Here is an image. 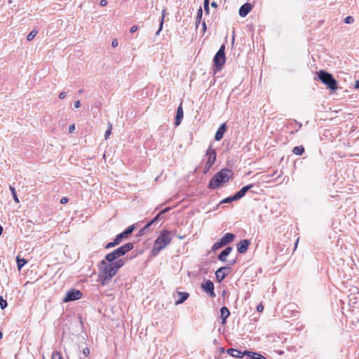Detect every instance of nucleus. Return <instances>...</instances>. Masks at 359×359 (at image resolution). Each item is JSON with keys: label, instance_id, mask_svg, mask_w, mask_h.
I'll return each instance as SVG.
<instances>
[{"label": "nucleus", "instance_id": "864d4df0", "mask_svg": "<svg viewBox=\"0 0 359 359\" xmlns=\"http://www.w3.org/2000/svg\"><path fill=\"white\" fill-rule=\"evenodd\" d=\"M354 87H355V88H356V89H358V88H359V80H357V81L355 82Z\"/></svg>", "mask_w": 359, "mask_h": 359}, {"label": "nucleus", "instance_id": "6e6552de", "mask_svg": "<svg viewBox=\"0 0 359 359\" xmlns=\"http://www.w3.org/2000/svg\"><path fill=\"white\" fill-rule=\"evenodd\" d=\"M201 288L205 292L208 294L210 297H215L216 296L214 292V284L211 280H208L202 283Z\"/></svg>", "mask_w": 359, "mask_h": 359}, {"label": "nucleus", "instance_id": "4be33fe9", "mask_svg": "<svg viewBox=\"0 0 359 359\" xmlns=\"http://www.w3.org/2000/svg\"><path fill=\"white\" fill-rule=\"evenodd\" d=\"M151 225L152 224L149 222L142 229H141L139 231L137 236H142L144 235L145 233H147V232H149V228L151 226Z\"/></svg>", "mask_w": 359, "mask_h": 359}, {"label": "nucleus", "instance_id": "393cba45", "mask_svg": "<svg viewBox=\"0 0 359 359\" xmlns=\"http://www.w3.org/2000/svg\"><path fill=\"white\" fill-rule=\"evenodd\" d=\"M238 201V198H237L236 194L233 196H229V197H226L224 199H223L222 201H221V203H231L233 201Z\"/></svg>", "mask_w": 359, "mask_h": 359}, {"label": "nucleus", "instance_id": "39448f33", "mask_svg": "<svg viewBox=\"0 0 359 359\" xmlns=\"http://www.w3.org/2000/svg\"><path fill=\"white\" fill-rule=\"evenodd\" d=\"M226 62L225 46L222 44L218 51L216 53L213 62L217 70H220Z\"/></svg>", "mask_w": 359, "mask_h": 359}, {"label": "nucleus", "instance_id": "603ef678", "mask_svg": "<svg viewBox=\"0 0 359 359\" xmlns=\"http://www.w3.org/2000/svg\"><path fill=\"white\" fill-rule=\"evenodd\" d=\"M211 6H212V8H217L218 7V4H217V2H215V1H212V2L211 3Z\"/></svg>", "mask_w": 359, "mask_h": 359}, {"label": "nucleus", "instance_id": "bb28decb", "mask_svg": "<svg viewBox=\"0 0 359 359\" xmlns=\"http://www.w3.org/2000/svg\"><path fill=\"white\" fill-rule=\"evenodd\" d=\"M165 15H166V9L164 8L162 11V16H161V20L160 22V27H159V29H158V31L156 32V35H158L160 34L161 31L162 30L163 20H164Z\"/></svg>", "mask_w": 359, "mask_h": 359}, {"label": "nucleus", "instance_id": "e433bc0d", "mask_svg": "<svg viewBox=\"0 0 359 359\" xmlns=\"http://www.w3.org/2000/svg\"><path fill=\"white\" fill-rule=\"evenodd\" d=\"M204 11L206 15L210 13V3L203 2Z\"/></svg>", "mask_w": 359, "mask_h": 359}, {"label": "nucleus", "instance_id": "a211bd4d", "mask_svg": "<svg viewBox=\"0 0 359 359\" xmlns=\"http://www.w3.org/2000/svg\"><path fill=\"white\" fill-rule=\"evenodd\" d=\"M252 187H253V184H248V185L242 187L238 191H237L236 193V195L237 198H238V200L242 198L246 194V193Z\"/></svg>", "mask_w": 359, "mask_h": 359}, {"label": "nucleus", "instance_id": "680f3d73", "mask_svg": "<svg viewBox=\"0 0 359 359\" xmlns=\"http://www.w3.org/2000/svg\"><path fill=\"white\" fill-rule=\"evenodd\" d=\"M301 127H302V124H301V123H299V128H300Z\"/></svg>", "mask_w": 359, "mask_h": 359}, {"label": "nucleus", "instance_id": "6ab92c4d", "mask_svg": "<svg viewBox=\"0 0 359 359\" xmlns=\"http://www.w3.org/2000/svg\"><path fill=\"white\" fill-rule=\"evenodd\" d=\"M179 299L175 302V305L184 303L189 297V294L186 292H177Z\"/></svg>", "mask_w": 359, "mask_h": 359}, {"label": "nucleus", "instance_id": "6e6d98bb", "mask_svg": "<svg viewBox=\"0 0 359 359\" xmlns=\"http://www.w3.org/2000/svg\"><path fill=\"white\" fill-rule=\"evenodd\" d=\"M3 232V227L0 225V234Z\"/></svg>", "mask_w": 359, "mask_h": 359}, {"label": "nucleus", "instance_id": "cd10ccee", "mask_svg": "<svg viewBox=\"0 0 359 359\" xmlns=\"http://www.w3.org/2000/svg\"><path fill=\"white\" fill-rule=\"evenodd\" d=\"M128 236V235L126 233V232L125 231H123V232H121V233H118V235H116L115 238L120 243L123 239L127 238Z\"/></svg>", "mask_w": 359, "mask_h": 359}, {"label": "nucleus", "instance_id": "b1692460", "mask_svg": "<svg viewBox=\"0 0 359 359\" xmlns=\"http://www.w3.org/2000/svg\"><path fill=\"white\" fill-rule=\"evenodd\" d=\"M224 246H225V245L222 241V240L219 239L218 241L215 242L212 246V251H217V250L223 248Z\"/></svg>", "mask_w": 359, "mask_h": 359}, {"label": "nucleus", "instance_id": "37998d69", "mask_svg": "<svg viewBox=\"0 0 359 359\" xmlns=\"http://www.w3.org/2000/svg\"><path fill=\"white\" fill-rule=\"evenodd\" d=\"M68 202V198L67 197H62L61 199H60V203L61 204H65Z\"/></svg>", "mask_w": 359, "mask_h": 359}, {"label": "nucleus", "instance_id": "bf43d9fd", "mask_svg": "<svg viewBox=\"0 0 359 359\" xmlns=\"http://www.w3.org/2000/svg\"><path fill=\"white\" fill-rule=\"evenodd\" d=\"M2 337H3V333H2V332H1V331H0V339H1V338H2Z\"/></svg>", "mask_w": 359, "mask_h": 359}, {"label": "nucleus", "instance_id": "4c0bfd02", "mask_svg": "<svg viewBox=\"0 0 359 359\" xmlns=\"http://www.w3.org/2000/svg\"><path fill=\"white\" fill-rule=\"evenodd\" d=\"M134 229H135V226L130 225L128 227H127L124 231L129 236L130 234H131L133 232Z\"/></svg>", "mask_w": 359, "mask_h": 359}, {"label": "nucleus", "instance_id": "9d476101", "mask_svg": "<svg viewBox=\"0 0 359 359\" xmlns=\"http://www.w3.org/2000/svg\"><path fill=\"white\" fill-rule=\"evenodd\" d=\"M205 156L208 158L207 163L209 165H212L215 163L217 156L216 151L211 147H209L205 153Z\"/></svg>", "mask_w": 359, "mask_h": 359}, {"label": "nucleus", "instance_id": "473e14b6", "mask_svg": "<svg viewBox=\"0 0 359 359\" xmlns=\"http://www.w3.org/2000/svg\"><path fill=\"white\" fill-rule=\"evenodd\" d=\"M10 189L11 191V193H12V195H13V200L16 202V203H19V199L18 198V196H17V194H16V191H15V189L14 187L10 186Z\"/></svg>", "mask_w": 359, "mask_h": 359}, {"label": "nucleus", "instance_id": "aec40b11", "mask_svg": "<svg viewBox=\"0 0 359 359\" xmlns=\"http://www.w3.org/2000/svg\"><path fill=\"white\" fill-rule=\"evenodd\" d=\"M246 355L250 358L249 359H266V357L260 353L250 351H249V352H246Z\"/></svg>", "mask_w": 359, "mask_h": 359}, {"label": "nucleus", "instance_id": "09e8293b", "mask_svg": "<svg viewBox=\"0 0 359 359\" xmlns=\"http://www.w3.org/2000/svg\"><path fill=\"white\" fill-rule=\"evenodd\" d=\"M101 6H105L107 4V0H101L100 2Z\"/></svg>", "mask_w": 359, "mask_h": 359}, {"label": "nucleus", "instance_id": "a878e982", "mask_svg": "<svg viewBox=\"0 0 359 359\" xmlns=\"http://www.w3.org/2000/svg\"><path fill=\"white\" fill-rule=\"evenodd\" d=\"M203 15V9L201 7H200L197 11V15L196 18V27H197L198 26V24L200 23L201 18Z\"/></svg>", "mask_w": 359, "mask_h": 359}, {"label": "nucleus", "instance_id": "c85d7f7f", "mask_svg": "<svg viewBox=\"0 0 359 359\" xmlns=\"http://www.w3.org/2000/svg\"><path fill=\"white\" fill-rule=\"evenodd\" d=\"M163 218V214H161V211L151 220L149 222L153 225L157 223L160 219Z\"/></svg>", "mask_w": 359, "mask_h": 359}, {"label": "nucleus", "instance_id": "79ce46f5", "mask_svg": "<svg viewBox=\"0 0 359 359\" xmlns=\"http://www.w3.org/2000/svg\"><path fill=\"white\" fill-rule=\"evenodd\" d=\"M75 130V125L74 124H72L69 126V133H72L74 132V130Z\"/></svg>", "mask_w": 359, "mask_h": 359}, {"label": "nucleus", "instance_id": "9b49d317", "mask_svg": "<svg viewBox=\"0 0 359 359\" xmlns=\"http://www.w3.org/2000/svg\"><path fill=\"white\" fill-rule=\"evenodd\" d=\"M246 352H249V351H241L238 349H236V348H229L227 350V353L233 357V358H243L245 355H246Z\"/></svg>", "mask_w": 359, "mask_h": 359}, {"label": "nucleus", "instance_id": "0eeeda50", "mask_svg": "<svg viewBox=\"0 0 359 359\" xmlns=\"http://www.w3.org/2000/svg\"><path fill=\"white\" fill-rule=\"evenodd\" d=\"M230 268L228 266H222L219 268L215 272L217 281L221 283L229 274Z\"/></svg>", "mask_w": 359, "mask_h": 359}, {"label": "nucleus", "instance_id": "8fccbe9b", "mask_svg": "<svg viewBox=\"0 0 359 359\" xmlns=\"http://www.w3.org/2000/svg\"><path fill=\"white\" fill-rule=\"evenodd\" d=\"M203 32H205L207 29L206 23L205 21L202 22Z\"/></svg>", "mask_w": 359, "mask_h": 359}, {"label": "nucleus", "instance_id": "412c9836", "mask_svg": "<svg viewBox=\"0 0 359 359\" xmlns=\"http://www.w3.org/2000/svg\"><path fill=\"white\" fill-rule=\"evenodd\" d=\"M304 147L302 145L294 147L292 153L297 156H302L304 153Z\"/></svg>", "mask_w": 359, "mask_h": 359}, {"label": "nucleus", "instance_id": "c03bdc74", "mask_svg": "<svg viewBox=\"0 0 359 359\" xmlns=\"http://www.w3.org/2000/svg\"><path fill=\"white\" fill-rule=\"evenodd\" d=\"M66 96H67V93H65V92H62V93H60V95H59V98H60V99H65V98L66 97Z\"/></svg>", "mask_w": 359, "mask_h": 359}, {"label": "nucleus", "instance_id": "4d7b16f0", "mask_svg": "<svg viewBox=\"0 0 359 359\" xmlns=\"http://www.w3.org/2000/svg\"><path fill=\"white\" fill-rule=\"evenodd\" d=\"M79 359H83V355H82V353L79 354Z\"/></svg>", "mask_w": 359, "mask_h": 359}, {"label": "nucleus", "instance_id": "49530a36", "mask_svg": "<svg viewBox=\"0 0 359 359\" xmlns=\"http://www.w3.org/2000/svg\"><path fill=\"white\" fill-rule=\"evenodd\" d=\"M170 210V207H167L164 208L163 210H161V214H165V212H168Z\"/></svg>", "mask_w": 359, "mask_h": 359}, {"label": "nucleus", "instance_id": "c9c22d12", "mask_svg": "<svg viewBox=\"0 0 359 359\" xmlns=\"http://www.w3.org/2000/svg\"><path fill=\"white\" fill-rule=\"evenodd\" d=\"M52 359H62V357L60 352L55 351L52 353Z\"/></svg>", "mask_w": 359, "mask_h": 359}, {"label": "nucleus", "instance_id": "052dcab7", "mask_svg": "<svg viewBox=\"0 0 359 359\" xmlns=\"http://www.w3.org/2000/svg\"><path fill=\"white\" fill-rule=\"evenodd\" d=\"M203 2H207V3H210V0H204Z\"/></svg>", "mask_w": 359, "mask_h": 359}, {"label": "nucleus", "instance_id": "dca6fc26", "mask_svg": "<svg viewBox=\"0 0 359 359\" xmlns=\"http://www.w3.org/2000/svg\"><path fill=\"white\" fill-rule=\"evenodd\" d=\"M220 318L222 319V324L225 325L226 323V318L230 315V311L226 306H222L220 309Z\"/></svg>", "mask_w": 359, "mask_h": 359}, {"label": "nucleus", "instance_id": "4468645a", "mask_svg": "<svg viewBox=\"0 0 359 359\" xmlns=\"http://www.w3.org/2000/svg\"><path fill=\"white\" fill-rule=\"evenodd\" d=\"M183 116H184V113H183V109H182V104L180 103L179 107H177V114H176L175 119V124L176 126H179L181 123L182 118H183Z\"/></svg>", "mask_w": 359, "mask_h": 359}, {"label": "nucleus", "instance_id": "c756f323", "mask_svg": "<svg viewBox=\"0 0 359 359\" xmlns=\"http://www.w3.org/2000/svg\"><path fill=\"white\" fill-rule=\"evenodd\" d=\"M118 244H119L118 241H117L116 239L114 238L113 241L109 242L107 244H106V245L104 246V248L109 249V248H114V247L118 245Z\"/></svg>", "mask_w": 359, "mask_h": 359}, {"label": "nucleus", "instance_id": "a19ab883", "mask_svg": "<svg viewBox=\"0 0 359 359\" xmlns=\"http://www.w3.org/2000/svg\"><path fill=\"white\" fill-rule=\"evenodd\" d=\"M137 29H138V27L137 25H133V27H131L130 32V33H134L137 30Z\"/></svg>", "mask_w": 359, "mask_h": 359}, {"label": "nucleus", "instance_id": "5fc2aeb1", "mask_svg": "<svg viewBox=\"0 0 359 359\" xmlns=\"http://www.w3.org/2000/svg\"><path fill=\"white\" fill-rule=\"evenodd\" d=\"M236 263V259H233L229 262V265H234Z\"/></svg>", "mask_w": 359, "mask_h": 359}, {"label": "nucleus", "instance_id": "58836bf2", "mask_svg": "<svg viewBox=\"0 0 359 359\" xmlns=\"http://www.w3.org/2000/svg\"><path fill=\"white\" fill-rule=\"evenodd\" d=\"M344 22L346 24H352L354 22V18L352 16L348 15L344 19Z\"/></svg>", "mask_w": 359, "mask_h": 359}, {"label": "nucleus", "instance_id": "f8f14e48", "mask_svg": "<svg viewBox=\"0 0 359 359\" xmlns=\"http://www.w3.org/2000/svg\"><path fill=\"white\" fill-rule=\"evenodd\" d=\"M226 130H227L226 124L225 123L221 124L215 133V140L216 141L221 140L223 138L224 135L226 132Z\"/></svg>", "mask_w": 359, "mask_h": 359}, {"label": "nucleus", "instance_id": "f3484780", "mask_svg": "<svg viewBox=\"0 0 359 359\" xmlns=\"http://www.w3.org/2000/svg\"><path fill=\"white\" fill-rule=\"evenodd\" d=\"M236 238V236L232 233H225L220 239L225 245L232 243Z\"/></svg>", "mask_w": 359, "mask_h": 359}, {"label": "nucleus", "instance_id": "5701e85b", "mask_svg": "<svg viewBox=\"0 0 359 359\" xmlns=\"http://www.w3.org/2000/svg\"><path fill=\"white\" fill-rule=\"evenodd\" d=\"M16 262L18 270H20L27 262L26 259L20 258L19 256H17Z\"/></svg>", "mask_w": 359, "mask_h": 359}, {"label": "nucleus", "instance_id": "de8ad7c7", "mask_svg": "<svg viewBox=\"0 0 359 359\" xmlns=\"http://www.w3.org/2000/svg\"><path fill=\"white\" fill-rule=\"evenodd\" d=\"M263 309H264V306L262 304L257 305V311L261 312L263 311Z\"/></svg>", "mask_w": 359, "mask_h": 359}, {"label": "nucleus", "instance_id": "1a4fd4ad", "mask_svg": "<svg viewBox=\"0 0 359 359\" xmlns=\"http://www.w3.org/2000/svg\"><path fill=\"white\" fill-rule=\"evenodd\" d=\"M250 241L248 239H243L237 244V251L240 254H244L247 252L250 245Z\"/></svg>", "mask_w": 359, "mask_h": 359}, {"label": "nucleus", "instance_id": "ea45409f", "mask_svg": "<svg viewBox=\"0 0 359 359\" xmlns=\"http://www.w3.org/2000/svg\"><path fill=\"white\" fill-rule=\"evenodd\" d=\"M212 166V165H208V163L206 162L205 165L204 167L203 173L206 174L207 172H208Z\"/></svg>", "mask_w": 359, "mask_h": 359}, {"label": "nucleus", "instance_id": "72a5a7b5", "mask_svg": "<svg viewBox=\"0 0 359 359\" xmlns=\"http://www.w3.org/2000/svg\"><path fill=\"white\" fill-rule=\"evenodd\" d=\"M81 353L83 355V359H88L87 358L90 354V349L88 347H86L83 349Z\"/></svg>", "mask_w": 359, "mask_h": 359}, {"label": "nucleus", "instance_id": "2f4dec72", "mask_svg": "<svg viewBox=\"0 0 359 359\" xmlns=\"http://www.w3.org/2000/svg\"><path fill=\"white\" fill-rule=\"evenodd\" d=\"M8 303L6 299L3 298L2 296L0 295V307L1 309H4L7 307Z\"/></svg>", "mask_w": 359, "mask_h": 359}, {"label": "nucleus", "instance_id": "f03ea898", "mask_svg": "<svg viewBox=\"0 0 359 359\" xmlns=\"http://www.w3.org/2000/svg\"><path fill=\"white\" fill-rule=\"evenodd\" d=\"M171 241L170 232L168 230H162L154 241V245L151 250L153 255H158L163 249L170 243Z\"/></svg>", "mask_w": 359, "mask_h": 359}, {"label": "nucleus", "instance_id": "ddd939ff", "mask_svg": "<svg viewBox=\"0 0 359 359\" xmlns=\"http://www.w3.org/2000/svg\"><path fill=\"white\" fill-rule=\"evenodd\" d=\"M252 10V6L250 3L243 4L239 8V15L241 17H245Z\"/></svg>", "mask_w": 359, "mask_h": 359}, {"label": "nucleus", "instance_id": "423d86ee", "mask_svg": "<svg viewBox=\"0 0 359 359\" xmlns=\"http://www.w3.org/2000/svg\"><path fill=\"white\" fill-rule=\"evenodd\" d=\"M82 292L76 289H72L67 292L65 297L63 298V302H69L79 300L82 297Z\"/></svg>", "mask_w": 359, "mask_h": 359}, {"label": "nucleus", "instance_id": "13d9d810", "mask_svg": "<svg viewBox=\"0 0 359 359\" xmlns=\"http://www.w3.org/2000/svg\"><path fill=\"white\" fill-rule=\"evenodd\" d=\"M83 92V89H80V90H79V93H82Z\"/></svg>", "mask_w": 359, "mask_h": 359}, {"label": "nucleus", "instance_id": "3c124183", "mask_svg": "<svg viewBox=\"0 0 359 359\" xmlns=\"http://www.w3.org/2000/svg\"><path fill=\"white\" fill-rule=\"evenodd\" d=\"M111 46L113 47H116L118 46V41L116 39H114L111 42Z\"/></svg>", "mask_w": 359, "mask_h": 359}, {"label": "nucleus", "instance_id": "a18cd8bd", "mask_svg": "<svg viewBox=\"0 0 359 359\" xmlns=\"http://www.w3.org/2000/svg\"><path fill=\"white\" fill-rule=\"evenodd\" d=\"M74 107L75 108H76V109H77V108H79V107H81V102H80V100H77V101H76V102H74Z\"/></svg>", "mask_w": 359, "mask_h": 359}, {"label": "nucleus", "instance_id": "f257e3e1", "mask_svg": "<svg viewBox=\"0 0 359 359\" xmlns=\"http://www.w3.org/2000/svg\"><path fill=\"white\" fill-rule=\"evenodd\" d=\"M133 248L134 245L132 243H127L107 254L104 258L99 263L97 266L98 281L102 285L108 283L125 264L124 259L120 257L132 250Z\"/></svg>", "mask_w": 359, "mask_h": 359}, {"label": "nucleus", "instance_id": "7ed1b4c3", "mask_svg": "<svg viewBox=\"0 0 359 359\" xmlns=\"http://www.w3.org/2000/svg\"><path fill=\"white\" fill-rule=\"evenodd\" d=\"M230 172L231 170L228 168L222 169L220 171L217 172L210 180L208 184V188L211 189H215L220 187L222 184L229 182L230 179Z\"/></svg>", "mask_w": 359, "mask_h": 359}, {"label": "nucleus", "instance_id": "f704fd0d", "mask_svg": "<svg viewBox=\"0 0 359 359\" xmlns=\"http://www.w3.org/2000/svg\"><path fill=\"white\" fill-rule=\"evenodd\" d=\"M111 129H112V126H111V125L110 123H109V127H108L107 130L105 131V133H104V138H105V140H107L108 137H109V135H111Z\"/></svg>", "mask_w": 359, "mask_h": 359}, {"label": "nucleus", "instance_id": "7c9ffc66", "mask_svg": "<svg viewBox=\"0 0 359 359\" xmlns=\"http://www.w3.org/2000/svg\"><path fill=\"white\" fill-rule=\"evenodd\" d=\"M36 34H37L36 30L33 29L32 31H31L27 36V41H30L33 40L34 38L35 37V36L36 35Z\"/></svg>", "mask_w": 359, "mask_h": 359}, {"label": "nucleus", "instance_id": "20e7f679", "mask_svg": "<svg viewBox=\"0 0 359 359\" xmlns=\"http://www.w3.org/2000/svg\"><path fill=\"white\" fill-rule=\"evenodd\" d=\"M317 76L318 79L325 84L327 88L332 91H335L338 88V83L337 80L334 78L332 74L325 71L320 70L317 72Z\"/></svg>", "mask_w": 359, "mask_h": 359}, {"label": "nucleus", "instance_id": "2eb2a0df", "mask_svg": "<svg viewBox=\"0 0 359 359\" xmlns=\"http://www.w3.org/2000/svg\"><path fill=\"white\" fill-rule=\"evenodd\" d=\"M233 248L231 246L226 247L218 255V259L222 262L226 261V257L231 252Z\"/></svg>", "mask_w": 359, "mask_h": 359}]
</instances>
